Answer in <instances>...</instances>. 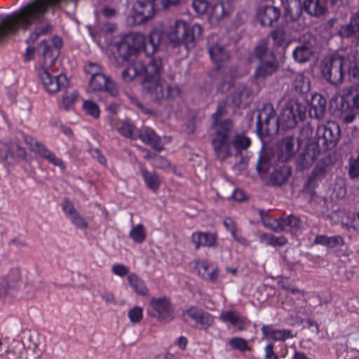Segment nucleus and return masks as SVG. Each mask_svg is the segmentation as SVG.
Returning a JSON list of instances; mask_svg holds the SVG:
<instances>
[{
	"mask_svg": "<svg viewBox=\"0 0 359 359\" xmlns=\"http://www.w3.org/2000/svg\"><path fill=\"white\" fill-rule=\"evenodd\" d=\"M234 124L229 119H224V122L217 126V134H214L211 144L215 156L219 161H224L232 156V149L235 155L241 154L243 151L247 150L250 144L251 140L243 133H233Z\"/></svg>",
	"mask_w": 359,
	"mask_h": 359,
	"instance_id": "3",
	"label": "nucleus"
},
{
	"mask_svg": "<svg viewBox=\"0 0 359 359\" xmlns=\"http://www.w3.org/2000/svg\"><path fill=\"white\" fill-rule=\"evenodd\" d=\"M231 104L236 107L248 105L253 100L252 90L245 83L235 86L231 93Z\"/></svg>",
	"mask_w": 359,
	"mask_h": 359,
	"instance_id": "15",
	"label": "nucleus"
},
{
	"mask_svg": "<svg viewBox=\"0 0 359 359\" xmlns=\"http://www.w3.org/2000/svg\"><path fill=\"white\" fill-rule=\"evenodd\" d=\"M155 164L156 167L160 168H165L170 165L168 161L163 156H156Z\"/></svg>",
	"mask_w": 359,
	"mask_h": 359,
	"instance_id": "64",
	"label": "nucleus"
},
{
	"mask_svg": "<svg viewBox=\"0 0 359 359\" xmlns=\"http://www.w3.org/2000/svg\"><path fill=\"white\" fill-rule=\"evenodd\" d=\"M21 136L29 149L54 165L65 168L63 161L50 151L42 142L32 136L21 133Z\"/></svg>",
	"mask_w": 359,
	"mask_h": 359,
	"instance_id": "9",
	"label": "nucleus"
},
{
	"mask_svg": "<svg viewBox=\"0 0 359 359\" xmlns=\"http://www.w3.org/2000/svg\"><path fill=\"white\" fill-rule=\"evenodd\" d=\"M53 27L50 24H46L43 27H36L33 33L30 35V40L34 41L37 40L39 36L45 35L53 31Z\"/></svg>",
	"mask_w": 359,
	"mask_h": 359,
	"instance_id": "49",
	"label": "nucleus"
},
{
	"mask_svg": "<svg viewBox=\"0 0 359 359\" xmlns=\"http://www.w3.org/2000/svg\"><path fill=\"white\" fill-rule=\"evenodd\" d=\"M294 88L299 93H307L310 89L309 79L302 73H297L294 76Z\"/></svg>",
	"mask_w": 359,
	"mask_h": 359,
	"instance_id": "39",
	"label": "nucleus"
},
{
	"mask_svg": "<svg viewBox=\"0 0 359 359\" xmlns=\"http://www.w3.org/2000/svg\"><path fill=\"white\" fill-rule=\"evenodd\" d=\"M158 5L159 2L154 0H137L134 6L135 17L139 18L142 22L147 21L154 16V7Z\"/></svg>",
	"mask_w": 359,
	"mask_h": 359,
	"instance_id": "18",
	"label": "nucleus"
},
{
	"mask_svg": "<svg viewBox=\"0 0 359 359\" xmlns=\"http://www.w3.org/2000/svg\"><path fill=\"white\" fill-rule=\"evenodd\" d=\"M254 55L259 62L276 57L274 53L268 48L267 42L265 40L259 42L255 48Z\"/></svg>",
	"mask_w": 359,
	"mask_h": 359,
	"instance_id": "34",
	"label": "nucleus"
},
{
	"mask_svg": "<svg viewBox=\"0 0 359 359\" xmlns=\"http://www.w3.org/2000/svg\"><path fill=\"white\" fill-rule=\"evenodd\" d=\"M271 165V158L266 154H262L257 164V169L259 172H267Z\"/></svg>",
	"mask_w": 359,
	"mask_h": 359,
	"instance_id": "47",
	"label": "nucleus"
},
{
	"mask_svg": "<svg viewBox=\"0 0 359 359\" xmlns=\"http://www.w3.org/2000/svg\"><path fill=\"white\" fill-rule=\"evenodd\" d=\"M317 140L314 142L320 150L327 151L336 147L340 137V128L334 122L320 126L317 129Z\"/></svg>",
	"mask_w": 359,
	"mask_h": 359,
	"instance_id": "7",
	"label": "nucleus"
},
{
	"mask_svg": "<svg viewBox=\"0 0 359 359\" xmlns=\"http://www.w3.org/2000/svg\"><path fill=\"white\" fill-rule=\"evenodd\" d=\"M262 332L264 337L276 341H285L287 339L292 338L293 335L289 330H275L270 325H263Z\"/></svg>",
	"mask_w": 359,
	"mask_h": 359,
	"instance_id": "30",
	"label": "nucleus"
},
{
	"mask_svg": "<svg viewBox=\"0 0 359 359\" xmlns=\"http://www.w3.org/2000/svg\"><path fill=\"white\" fill-rule=\"evenodd\" d=\"M129 236L135 243H142L147 237L145 228L142 224H137L131 229Z\"/></svg>",
	"mask_w": 359,
	"mask_h": 359,
	"instance_id": "41",
	"label": "nucleus"
},
{
	"mask_svg": "<svg viewBox=\"0 0 359 359\" xmlns=\"http://www.w3.org/2000/svg\"><path fill=\"white\" fill-rule=\"evenodd\" d=\"M182 320L194 326L207 330L214 323V317L208 312L198 306H190L182 313Z\"/></svg>",
	"mask_w": 359,
	"mask_h": 359,
	"instance_id": "8",
	"label": "nucleus"
},
{
	"mask_svg": "<svg viewBox=\"0 0 359 359\" xmlns=\"http://www.w3.org/2000/svg\"><path fill=\"white\" fill-rule=\"evenodd\" d=\"M78 97L76 92H67L62 97L61 107L65 110H69L76 102Z\"/></svg>",
	"mask_w": 359,
	"mask_h": 359,
	"instance_id": "45",
	"label": "nucleus"
},
{
	"mask_svg": "<svg viewBox=\"0 0 359 359\" xmlns=\"http://www.w3.org/2000/svg\"><path fill=\"white\" fill-rule=\"evenodd\" d=\"M231 350H236L244 353L250 350L248 341L241 337H233L229 341Z\"/></svg>",
	"mask_w": 359,
	"mask_h": 359,
	"instance_id": "42",
	"label": "nucleus"
},
{
	"mask_svg": "<svg viewBox=\"0 0 359 359\" xmlns=\"http://www.w3.org/2000/svg\"><path fill=\"white\" fill-rule=\"evenodd\" d=\"M83 109L88 115L95 118L100 116V111L98 105L90 100H85L83 102Z\"/></svg>",
	"mask_w": 359,
	"mask_h": 359,
	"instance_id": "46",
	"label": "nucleus"
},
{
	"mask_svg": "<svg viewBox=\"0 0 359 359\" xmlns=\"http://www.w3.org/2000/svg\"><path fill=\"white\" fill-rule=\"evenodd\" d=\"M344 245V238L341 236H328V241L327 247L334 248L337 246H342Z\"/></svg>",
	"mask_w": 359,
	"mask_h": 359,
	"instance_id": "56",
	"label": "nucleus"
},
{
	"mask_svg": "<svg viewBox=\"0 0 359 359\" xmlns=\"http://www.w3.org/2000/svg\"><path fill=\"white\" fill-rule=\"evenodd\" d=\"M259 215L263 224L266 227L277 233L283 231V227L279 223V218L269 217L263 210H259Z\"/></svg>",
	"mask_w": 359,
	"mask_h": 359,
	"instance_id": "37",
	"label": "nucleus"
},
{
	"mask_svg": "<svg viewBox=\"0 0 359 359\" xmlns=\"http://www.w3.org/2000/svg\"><path fill=\"white\" fill-rule=\"evenodd\" d=\"M21 273L20 269L15 268L11 269L0 283V287H4L6 292L8 288L13 287L20 280Z\"/></svg>",
	"mask_w": 359,
	"mask_h": 359,
	"instance_id": "35",
	"label": "nucleus"
},
{
	"mask_svg": "<svg viewBox=\"0 0 359 359\" xmlns=\"http://www.w3.org/2000/svg\"><path fill=\"white\" fill-rule=\"evenodd\" d=\"M287 2V11L288 13L295 12L297 15L302 10V0H285Z\"/></svg>",
	"mask_w": 359,
	"mask_h": 359,
	"instance_id": "53",
	"label": "nucleus"
},
{
	"mask_svg": "<svg viewBox=\"0 0 359 359\" xmlns=\"http://www.w3.org/2000/svg\"><path fill=\"white\" fill-rule=\"evenodd\" d=\"M320 180L315 177L311 174L309 176L307 181L305 184V189L309 191H312L318 185V182Z\"/></svg>",
	"mask_w": 359,
	"mask_h": 359,
	"instance_id": "61",
	"label": "nucleus"
},
{
	"mask_svg": "<svg viewBox=\"0 0 359 359\" xmlns=\"http://www.w3.org/2000/svg\"><path fill=\"white\" fill-rule=\"evenodd\" d=\"M232 84V79L231 76H226L224 80H222L219 88L222 92L227 91Z\"/></svg>",
	"mask_w": 359,
	"mask_h": 359,
	"instance_id": "62",
	"label": "nucleus"
},
{
	"mask_svg": "<svg viewBox=\"0 0 359 359\" xmlns=\"http://www.w3.org/2000/svg\"><path fill=\"white\" fill-rule=\"evenodd\" d=\"M290 174L291 170L290 167L283 165L279 169L272 172L270 180L273 185L280 186L287 182Z\"/></svg>",
	"mask_w": 359,
	"mask_h": 359,
	"instance_id": "32",
	"label": "nucleus"
},
{
	"mask_svg": "<svg viewBox=\"0 0 359 359\" xmlns=\"http://www.w3.org/2000/svg\"><path fill=\"white\" fill-rule=\"evenodd\" d=\"M114 83L102 73L92 76L90 81V87L93 90H106L111 95H115L116 90Z\"/></svg>",
	"mask_w": 359,
	"mask_h": 359,
	"instance_id": "23",
	"label": "nucleus"
},
{
	"mask_svg": "<svg viewBox=\"0 0 359 359\" xmlns=\"http://www.w3.org/2000/svg\"><path fill=\"white\" fill-rule=\"evenodd\" d=\"M62 209L66 215L69 218L73 215H74L76 212L75 210L73 203L68 199L65 198L62 204Z\"/></svg>",
	"mask_w": 359,
	"mask_h": 359,
	"instance_id": "57",
	"label": "nucleus"
},
{
	"mask_svg": "<svg viewBox=\"0 0 359 359\" xmlns=\"http://www.w3.org/2000/svg\"><path fill=\"white\" fill-rule=\"evenodd\" d=\"M266 238V243L272 246H283L287 243L284 236L277 237L273 235H264Z\"/></svg>",
	"mask_w": 359,
	"mask_h": 359,
	"instance_id": "52",
	"label": "nucleus"
},
{
	"mask_svg": "<svg viewBox=\"0 0 359 359\" xmlns=\"http://www.w3.org/2000/svg\"><path fill=\"white\" fill-rule=\"evenodd\" d=\"M278 69L279 62L276 57L261 61L255 69V77L257 80L265 79L275 74Z\"/></svg>",
	"mask_w": 359,
	"mask_h": 359,
	"instance_id": "19",
	"label": "nucleus"
},
{
	"mask_svg": "<svg viewBox=\"0 0 359 359\" xmlns=\"http://www.w3.org/2000/svg\"><path fill=\"white\" fill-rule=\"evenodd\" d=\"M192 6L198 14L202 15L207 11L209 7V4L205 0H194Z\"/></svg>",
	"mask_w": 359,
	"mask_h": 359,
	"instance_id": "54",
	"label": "nucleus"
},
{
	"mask_svg": "<svg viewBox=\"0 0 359 359\" xmlns=\"http://www.w3.org/2000/svg\"><path fill=\"white\" fill-rule=\"evenodd\" d=\"M39 49L41 50L43 57V66L41 68L48 69L59 57L60 50L57 48H52L51 45L45 41L40 43Z\"/></svg>",
	"mask_w": 359,
	"mask_h": 359,
	"instance_id": "25",
	"label": "nucleus"
},
{
	"mask_svg": "<svg viewBox=\"0 0 359 359\" xmlns=\"http://www.w3.org/2000/svg\"><path fill=\"white\" fill-rule=\"evenodd\" d=\"M202 33V27L198 25L190 26L184 20H176L170 25L168 36L170 43L173 46H184L189 50L194 48L196 41Z\"/></svg>",
	"mask_w": 359,
	"mask_h": 359,
	"instance_id": "5",
	"label": "nucleus"
},
{
	"mask_svg": "<svg viewBox=\"0 0 359 359\" xmlns=\"http://www.w3.org/2000/svg\"><path fill=\"white\" fill-rule=\"evenodd\" d=\"M348 175L351 179L359 177V155L349 160Z\"/></svg>",
	"mask_w": 359,
	"mask_h": 359,
	"instance_id": "50",
	"label": "nucleus"
},
{
	"mask_svg": "<svg viewBox=\"0 0 359 359\" xmlns=\"http://www.w3.org/2000/svg\"><path fill=\"white\" fill-rule=\"evenodd\" d=\"M195 269L197 271L198 275L203 280L215 282L218 278V269L212 267L205 259L197 261Z\"/></svg>",
	"mask_w": 359,
	"mask_h": 359,
	"instance_id": "22",
	"label": "nucleus"
},
{
	"mask_svg": "<svg viewBox=\"0 0 359 359\" xmlns=\"http://www.w3.org/2000/svg\"><path fill=\"white\" fill-rule=\"evenodd\" d=\"M320 150L318 144L314 142L306 144L302 151L297 157L296 165L299 170H304L310 168L316 161Z\"/></svg>",
	"mask_w": 359,
	"mask_h": 359,
	"instance_id": "13",
	"label": "nucleus"
},
{
	"mask_svg": "<svg viewBox=\"0 0 359 359\" xmlns=\"http://www.w3.org/2000/svg\"><path fill=\"white\" fill-rule=\"evenodd\" d=\"M137 136L142 142L149 145L154 150L157 151L163 150V147L162 145L161 140L153 129L145 127L139 132Z\"/></svg>",
	"mask_w": 359,
	"mask_h": 359,
	"instance_id": "21",
	"label": "nucleus"
},
{
	"mask_svg": "<svg viewBox=\"0 0 359 359\" xmlns=\"http://www.w3.org/2000/svg\"><path fill=\"white\" fill-rule=\"evenodd\" d=\"M257 15L262 25L271 26L273 22L278 20L280 11L278 8L273 6H264L259 8Z\"/></svg>",
	"mask_w": 359,
	"mask_h": 359,
	"instance_id": "20",
	"label": "nucleus"
},
{
	"mask_svg": "<svg viewBox=\"0 0 359 359\" xmlns=\"http://www.w3.org/2000/svg\"><path fill=\"white\" fill-rule=\"evenodd\" d=\"M163 62L160 57H154L147 65L143 63V89L150 100L158 103L172 100L180 94V88L160 79Z\"/></svg>",
	"mask_w": 359,
	"mask_h": 359,
	"instance_id": "2",
	"label": "nucleus"
},
{
	"mask_svg": "<svg viewBox=\"0 0 359 359\" xmlns=\"http://www.w3.org/2000/svg\"><path fill=\"white\" fill-rule=\"evenodd\" d=\"M219 318L224 323H231L238 331L246 329V318L239 316L234 311H222Z\"/></svg>",
	"mask_w": 359,
	"mask_h": 359,
	"instance_id": "27",
	"label": "nucleus"
},
{
	"mask_svg": "<svg viewBox=\"0 0 359 359\" xmlns=\"http://www.w3.org/2000/svg\"><path fill=\"white\" fill-rule=\"evenodd\" d=\"M27 151L20 146L18 141H11L8 144H0V157L8 162L25 159Z\"/></svg>",
	"mask_w": 359,
	"mask_h": 359,
	"instance_id": "14",
	"label": "nucleus"
},
{
	"mask_svg": "<svg viewBox=\"0 0 359 359\" xmlns=\"http://www.w3.org/2000/svg\"><path fill=\"white\" fill-rule=\"evenodd\" d=\"M329 0H304L302 9L312 16H320L327 10Z\"/></svg>",
	"mask_w": 359,
	"mask_h": 359,
	"instance_id": "28",
	"label": "nucleus"
},
{
	"mask_svg": "<svg viewBox=\"0 0 359 359\" xmlns=\"http://www.w3.org/2000/svg\"><path fill=\"white\" fill-rule=\"evenodd\" d=\"M128 280L135 292L142 297L149 296V289L144 280L140 279L136 274L131 273L128 276Z\"/></svg>",
	"mask_w": 359,
	"mask_h": 359,
	"instance_id": "33",
	"label": "nucleus"
},
{
	"mask_svg": "<svg viewBox=\"0 0 359 359\" xmlns=\"http://www.w3.org/2000/svg\"><path fill=\"white\" fill-rule=\"evenodd\" d=\"M344 60L339 55L325 57L321 65L323 78L333 85L341 83L344 79Z\"/></svg>",
	"mask_w": 359,
	"mask_h": 359,
	"instance_id": "6",
	"label": "nucleus"
},
{
	"mask_svg": "<svg viewBox=\"0 0 359 359\" xmlns=\"http://www.w3.org/2000/svg\"><path fill=\"white\" fill-rule=\"evenodd\" d=\"M306 107L295 100H290L277 118L273 107L265 103L257 116V133L259 136H268L283 130L292 129L305 117Z\"/></svg>",
	"mask_w": 359,
	"mask_h": 359,
	"instance_id": "1",
	"label": "nucleus"
},
{
	"mask_svg": "<svg viewBox=\"0 0 359 359\" xmlns=\"http://www.w3.org/2000/svg\"><path fill=\"white\" fill-rule=\"evenodd\" d=\"M339 34L341 37L359 39V11L351 17L348 25L341 27Z\"/></svg>",
	"mask_w": 359,
	"mask_h": 359,
	"instance_id": "29",
	"label": "nucleus"
},
{
	"mask_svg": "<svg viewBox=\"0 0 359 359\" xmlns=\"http://www.w3.org/2000/svg\"><path fill=\"white\" fill-rule=\"evenodd\" d=\"M223 223L226 229L230 231L231 234L234 235L236 232V226L235 222L231 218H226Z\"/></svg>",
	"mask_w": 359,
	"mask_h": 359,
	"instance_id": "63",
	"label": "nucleus"
},
{
	"mask_svg": "<svg viewBox=\"0 0 359 359\" xmlns=\"http://www.w3.org/2000/svg\"><path fill=\"white\" fill-rule=\"evenodd\" d=\"M191 241L196 250L201 246L211 248L216 244L217 235L209 231H197L192 233Z\"/></svg>",
	"mask_w": 359,
	"mask_h": 359,
	"instance_id": "24",
	"label": "nucleus"
},
{
	"mask_svg": "<svg viewBox=\"0 0 359 359\" xmlns=\"http://www.w3.org/2000/svg\"><path fill=\"white\" fill-rule=\"evenodd\" d=\"M111 270L114 274L121 277H123L129 273L128 268L121 264L113 265Z\"/></svg>",
	"mask_w": 359,
	"mask_h": 359,
	"instance_id": "59",
	"label": "nucleus"
},
{
	"mask_svg": "<svg viewBox=\"0 0 359 359\" xmlns=\"http://www.w3.org/2000/svg\"><path fill=\"white\" fill-rule=\"evenodd\" d=\"M316 39L310 34H304L299 37V44L292 52L294 60L299 63H305L313 56Z\"/></svg>",
	"mask_w": 359,
	"mask_h": 359,
	"instance_id": "10",
	"label": "nucleus"
},
{
	"mask_svg": "<svg viewBox=\"0 0 359 359\" xmlns=\"http://www.w3.org/2000/svg\"><path fill=\"white\" fill-rule=\"evenodd\" d=\"M38 74L44 88L49 93H55L67 86V78L62 74L53 76L48 69L46 68H39Z\"/></svg>",
	"mask_w": 359,
	"mask_h": 359,
	"instance_id": "11",
	"label": "nucleus"
},
{
	"mask_svg": "<svg viewBox=\"0 0 359 359\" xmlns=\"http://www.w3.org/2000/svg\"><path fill=\"white\" fill-rule=\"evenodd\" d=\"M142 69L143 62L140 60H136L123 70L122 79L125 82H130L138 76L143 75Z\"/></svg>",
	"mask_w": 359,
	"mask_h": 359,
	"instance_id": "31",
	"label": "nucleus"
},
{
	"mask_svg": "<svg viewBox=\"0 0 359 359\" xmlns=\"http://www.w3.org/2000/svg\"><path fill=\"white\" fill-rule=\"evenodd\" d=\"M141 173L147 187L153 191L158 189L161 180L156 172H150L146 169H142Z\"/></svg>",
	"mask_w": 359,
	"mask_h": 359,
	"instance_id": "36",
	"label": "nucleus"
},
{
	"mask_svg": "<svg viewBox=\"0 0 359 359\" xmlns=\"http://www.w3.org/2000/svg\"><path fill=\"white\" fill-rule=\"evenodd\" d=\"M300 147L299 141L292 136H286L278 144L277 156L280 162H287L294 156Z\"/></svg>",
	"mask_w": 359,
	"mask_h": 359,
	"instance_id": "12",
	"label": "nucleus"
},
{
	"mask_svg": "<svg viewBox=\"0 0 359 359\" xmlns=\"http://www.w3.org/2000/svg\"><path fill=\"white\" fill-rule=\"evenodd\" d=\"M279 223L283 227V231H292L299 228L301 222L299 217L290 215L286 218H279Z\"/></svg>",
	"mask_w": 359,
	"mask_h": 359,
	"instance_id": "38",
	"label": "nucleus"
},
{
	"mask_svg": "<svg viewBox=\"0 0 359 359\" xmlns=\"http://www.w3.org/2000/svg\"><path fill=\"white\" fill-rule=\"evenodd\" d=\"M72 224L76 227L79 229H85L88 226L87 222L85 219L79 215L78 212H76L72 217L69 218Z\"/></svg>",
	"mask_w": 359,
	"mask_h": 359,
	"instance_id": "55",
	"label": "nucleus"
},
{
	"mask_svg": "<svg viewBox=\"0 0 359 359\" xmlns=\"http://www.w3.org/2000/svg\"><path fill=\"white\" fill-rule=\"evenodd\" d=\"M226 113V102L222 101L219 102L216 111L212 115L213 122L212 127L215 131L214 134H217V126L222 124L224 120L219 121V119L224 116Z\"/></svg>",
	"mask_w": 359,
	"mask_h": 359,
	"instance_id": "40",
	"label": "nucleus"
},
{
	"mask_svg": "<svg viewBox=\"0 0 359 359\" xmlns=\"http://www.w3.org/2000/svg\"><path fill=\"white\" fill-rule=\"evenodd\" d=\"M161 37V33L157 30L151 32L147 41L142 34L125 36L116 45L117 53L123 60H126L143 48L145 55L150 56L157 50Z\"/></svg>",
	"mask_w": 359,
	"mask_h": 359,
	"instance_id": "4",
	"label": "nucleus"
},
{
	"mask_svg": "<svg viewBox=\"0 0 359 359\" xmlns=\"http://www.w3.org/2000/svg\"><path fill=\"white\" fill-rule=\"evenodd\" d=\"M266 359H279L278 355L274 351V345L270 342L264 348Z\"/></svg>",
	"mask_w": 359,
	"mask_h": 359,
	"instance_id": "60",
	"label": "nucleus"
},
{
	"mask_svg": "<svg viewBox=\"0 0 359 359\" xmlns=\"http://www.w3.org/2000/svg\"><path fill=\"white\" fill-rule=\"evenodd\" d=\"M84 70L87 74L91 75V77L102 73L101 67L97 64L93 62H89L86 65Z\"/></svg>",
	"mask_w": 359,
	"mask_h": 359,
	"instance_id": "58",
	"label": "nucleus"
},
{
	"mask_svg": "<svg viewBox=\"0 0 359 359\" xmlns=\"http://www.w3.org/2000/svg\"><path fill=\"white\" fill-rule=\"evenodd\" d=\"M116 129L122 136L130 140H136L137 138V135L135 133V127L132 123L123 122Z\"/></svg>",
	"mask_w": 359,
	"mask_h": 359,
	"instance_id": "43",
	"label": "nucleus"
},
{
	"mask_svg": "<svg viewBox=\"0 0 359 359\" xmlns=\"http://www.w3.org/2000/svg\"><path fill=\"white\" fill-rule=\"evenodd\" d=\"M211 39L213 41L214 37H208V50L211 60L215 63L217 69L222 68L229 60L228 52L219 43H211Z\"/></svg>",
	"mask_w": 359,
	"mask_h": 359,
	"instance_id": "17",
	"label": "nucleus"
},
{
	"mask_svg": "<svg viewBox=\"0 0 359 359\" xmlns=\"http://www.w3.org/2000/svg\"><path fill=\"white\" fill-rule=\"evenodd\" d=\"M128 316L133 323L140 322L143 317V310L140 306H135L128 311Z\"/></svg>",
	"mask_w": 359,
	"mask_h": 359,
	"instance_id": "51",
	"label": "nucleus"
},
{
	"mask_svg": "<svg viewBox=\"0 0 359 359\" xmlns=\"http://www.w3.org/2000/svg\"><path fill=\"white\" fill-rule=\"evenodd\" d=\"M274 43L278 46H283L286 40V32L283 28H278L271 33Z\"/></svg>",
	"mask_w": 359,
	"mask_h": 359,
	"instance_id": "48",
	"label": "nucleus"
},
{
	"mask_svg": "<svg viewBox=\"0 0 359 359\" xmlns=\"http://www.w3.org/2000/svg\"><path fill=\"white\" fill-rule=\"evenodd\" d=\"M327 161L328 160L325 158L323 159L320 163L317 164L311 172L312 175L320 181L325 177L327 172L329 168Z\"/></svg>",
	"mask_w": 359,
	"mask_h": 359,
	"instance_id": "44",
	"label": "nucleus"
},
{
	"mask_svg": "<svg viewBox=\"0 0 359 359\" xmlns=\"http://www.w3.org/2000/svg\"><path fill=\"white\" fill-rule=\"evenodd\" d=\"M327 101L320 94H316L312 96L309 114L311 117L316 119H322L325 114Z\"/></svg>",
	"mask_w": 359,
	"mask_h": 359,
	"instance_id": "26",
	"label": "nucleus"
},
{
	"mask_svg": "<svg viewBox=\"0 0 359 359\" xmlns=\"http://www.w3.org/2000/svg\"><path fill=\"white\" fill-rule=\"evenodd\" d=\"M150 306L157 313L158 320L167 322L173 319L172 309L165 297L152 298Z\"/></svg>",
	"mask_w": 359,
	"mask_h": 359,
	"instance_id": "16",
	"label": "nucleus"
}]
</instances>
